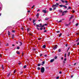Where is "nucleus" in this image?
<instances>
[{
	"instance_id": "1",
	"label": "nucleus",
	"mask_w": 79,
	"mask_h": 79,
	"mask_svg": "<svg viewBox=\"0 0 79 79\" xmlns=\"http://www.w3.org/2000/svg\"><path fill=\"white\" fill-rule=\"evenodd\" d=\"M41 72L42 73H44V71H45V68L44 67H42L41 68Z\"/></svg>"
},
{
	"instance_id": "2",
	"label": "nucleus",
	"mask_w": 79,
	"mask_h": 79,
	"mask_svg": "<svg viewBox=\"0 0 79 79\" xmlns=\"http://www.w3.org/2000/svg\"><path fill=\"white\" fill-rule=\"evenodd\" d=\"M59 3H56V4H54L53 5L52 7H54L55 6H56V7H58V6H59Z\"/></svg>"
},
{
	"instance_id": "3",
	"label": "nucleus",
	"mask_w": 79,
	"mask_h": 79,
	"mask_svg": "<svg viewBox=\"0 0 79 79\" xmlns=\"http://www.w3.org/2000/svg\"><path fill=\"white\" fill-rule=\"evenodd\" d=\"M60 1H61V2L63 3H67L68 2L67 1H64L63 0H60Z\"/></svg>"
},
{
	"instance_id": "4",
	"label": "nucleus",
	"mask_w": 79,
	"mask_h": 79,
	"mask_svg": "<svg viewBox=\"0 0 79 79\" xmlns=\"http://www.w3.org/2000/svg\"><path fill=\"white\" fill-rule=\"evenodd\" d=\"M40 25H41V26H40V27H44L45 25H42V23H40L39 24Z\"/></svg>"
},
{
	"instance_id": "5",
	"label": "nucleus",
	"mask_w": 79,
	"mask_h": 79,
	"mask_svg": "<svg viewBox=\"0 0 79 79\" xmlns=\"http://www.w3.org/2000/svg\"><path fill=\"white\" fill-rule=\"evenodd\" d=\"M42 12L44 13H47V11H46V10H43Z\"/></svg>"
},
{
	"instance_id": "6",
	"label": "nucleus",
	"mask_w": 79,
	"mask_h": 79,
	"mask_svg": "<svg viewBox=\"0 0 79 79\" xmlns=\"http://www.w3.org/2000/svg\"><path fill=\"white\" fill-rule=\"evenodd\" d=\"M57 45L55 46L53 48V50H56V48H57Z\"/></svg>"
},
{
	"instance_id": "7",
	"label": "nucleus",
	"mask_w": 79,
	"mask_h": 79,
	"mask_svg": "<svg viewBox=\"0 0 79 79\" xmlns=\"http://www.w3.org/2000/svg\"><path fill=\"white\" fill-rule=\"evenodd\" d=\"M54 61H55V59H51L50 61V62H51V63H52V62H53Z\"/></svg>"
},
{
	"instance_id": "8",
	"label": "nucleus",
	"mask_w": 79,
	"mask_h": 79,
	"mask_svg": "<svg viewBox=\"0 0 79 79\" xmlns=\"http://www.w3.org/2000/svg\"><path fill=\"white\" fill-rule=\"evenodd\" d=\"M16 53H17V54H18V55H19V54H20V52H19L18 51H17L16 52Z\"/></svg>"
},
{
	"instance_id": "9",
	"label": "nucleus",
	"mask_w": 79,
	"mask_h": 79,
	"mask_svg": "<svg viewBox=\"0 0 79 79\" xmlns=\"http://www.w3.org/2000/svg\"><path fill=\"white\" fill-rule=\"evenodd\" d=\"M36 16L38 18H39V13H37V14L36 15Z\"/></svg>"
},
{
	"instance_id": "10",
	"label": "nucleus",
	"mask_w": 79,
	"mask_h": 79,
	"mask_svg": "<svg viewBox=\"0 0 79 79\" xmlns=\"http://www.w3.org/2000/svg\"><path fill=\"white\" fill-rule=\"evenodd\" d=\"M73 15H72L70 17V18L69 19L70 21H71V19H72V18H73Z\"/></svg>"
},
{
	"instance_id": "11",
	"label": "nucleus",
	"mask_w": 79,
	"mask_h": 79,
	"mask_svg": "<svg viewBox=\"0 0 79 79\" xmlns=\"http://www.w3.org/2000/svg\"><path fill=\"white\" fill-rule=\"evenodd\" d=\"M7 34L8 35H10V31H8V33Z\"/></svg>"
},
{
	"instance_id": "12",
	"label": "nucleus",
	"mask_w": 79,
	"mask_h": 79,
	"mask_svg": "<svg viewBox=\"0 0 79 79\" xmlns=\"http://www.w3.org/2000/svg\"><path fill=\"white\" fill-rule=\"evenodd\" d=\"M12 39H14V38H15V35H14V34H13L12 35Z\"/></svg>"
},
{
	"instance_id": "13",
	"label": "nucleus",
	"mask_w": 79,
	"mask_h": 79,
	"mask_svg": "<svg viewBox=\"0 0 79 79\" xmlns=\"http://www.w3.org/2000/svg\"><path fill=\"white\" fill-rule=\"evenodd\" d=\"M42 64H41V65H42V66H43V64H45V61H43L42 62Z\"/></svg>"
},
{
	"instance_id": "14",
	"label": "nucleus",
	"mask_w": 79,
	"mask_h": 79,
	"mask_svg": "<svg viewBox=\"0 0 79 79\" xmlns=\"http://www.w3.org/2000/svg\"><path fill=\"white\" fill-rule=\"evenodd\" d=\"M63 6H64V5H59V6L60 7H61V8H62V7H63Z\"/></svg>"
},
{
	"instance_id": "15",
	"label": "nucleus",
	"mask_w": 79,
	"mask_h": 79,
	"mask_svg": "<svg viewBox=\"0 0 79 79\" xmlns=\"http://www.w3.org/2000/svg\"><path fill=\"white\" fill-rule=\"evenodd\" d=\"M19 43H20V46H21V45H23V43H22V42H19Z\"/></svg>"
},
{
	"instance_id": "16",
	"label": "nucleus",
	"mask_w": 79,
	"mask_h": 79,
	"mask_svg": "<svg viewBox=\"0 0 79 79\" xmlns=\"http://www.w3.org/2000/svg\"><path fill=\"white\" fill-rule=\"evenodd\" d=\"M52 8H53V10H56V7H52Z\"/></svg>"
},
{
	"instance_id": "17",
	"label": "nucleus",
	"mask_w": 79,
	"mask_h": 79,
	"mask_svg": "<svg viewBox=\"0 0 79 79\" xmlns=\"http://www.w3.org/2000/svg\"><path fill=\"white\" fill-rule=\"evenodd\" d=\"M69 9V10L71 9V7L69 6L68 8L67 9V10H68V9Z\"/></svg>"
},
{
	"instance_id": "18",
	"label": "nucleus",
	"mask_w": 79,
	"mask_h": 79,
	"mask_svg": "<svg viewBox=\"0 0 79 79\" xmlns=\"http://www.w3.org/2000/svg\"><path fill=\"white\" fill-rule=\"evenodd\" d=\"M43 47L44 48H45V47H46V46L45 45H44L43 46Z\"/></svg>"
},
{
	"instance_id": "19",
	"label": "nucleus",
	"mask_w": 79,
	"mask_h": 79,
	"mask_svg": "<svg viewBox=\"0 0 79 79\" xmlns=\"http://www.w3.org/2000/svg\"><path fill=\"white\" fill-rule=\"evenodd\" d=\"M2 68V69H4V68L3 67V65H2L1 66Z\"/></svg>"
},
{
	"instance_id": "20",
	"label": "nucleus",
	"mask_w": 79,
	"mask_h": 79,
	"mask_svg": "<svg viewBox=\"0 0 79 79\" xmlns=\"http://www.w3.org/2000/svg\"><path fill=\"white\" fill-rule=\"evenodd\" d=\"M58 52H61V50L60 49H59V50H58Z\"/></svg>"
},
{
	"instance_id": "21",
	"label": "nucleus",
	"mask_w": 79,
	"mask_h": 79,
	"mask_svg": "<svg viewBox=\"0 0 79 79\" xmlns=\"http://www.w3.org/2000/svg\"><path fill=\"white\" fill-rule=\"evenodd\" d=\"M48 19H49V18H46L45 19V20H48Z\"/></svg>"
},
{
	"instance_id": "22",
	"label": "nucleus",
	"mask_w": 79,
	"mask_h": 79,
	"mask_svg": "<svg viewBox=\"0 0 79 79\" xmlns=\"http://www.w3.org/2000/svg\"><path fill=\"white\" fill-rule=\"evenodd\" d=\"M63 7H64V8H67V6H66L64 5Z\"/></svg>"
},
{
	"instance_id": "23",
	"label": "nucleus",
	"mask_w": 79,
	"mask_h": 79,
	"mask_svg": "<svg viewBox=\"0 0 79 79\" xmlns=\"http://www.w3.org/2000/svg\"><path fill=\"white\" fill-rule=\"evenodd\" d=\"M61 35H62V33H60V34L59 35V37H61Z\"/></svg>"
},
{
	"instance_id": "24",
	"label": "nucleus",
	"mask_w": 79,
	"mask_h": 79,
	"mask_svg": "<svg viewBox=\"0 0 79 79\" xmlns=\"http://www.w3.org/2000/svg\"><path fill=\"white\" fill-rule=\"evenodd\" d=\"M10 74H11V73H9L8 75H7V77H9V76H10Z\"/></svg>"
},
{
	"instance_id": "25",
	"label": "nucleus",
	"mask_w": 79,
	"mask_h": 79,
	"mask_svg": "<svg viewBox=\"0 0 79 79\" xmlns=\"http://www.w3.org/2000/svg\"><path fill=\"white\" fill-rule=\"evenodd\" d=\"M26 67H27V66L26 65H25L23 66V68H26Z\"/></svg>"
},
{
	"instance_id": "26",
	"label": "nucleus",
	"mask_w": 79,
	"mask_h": 79,
	"mask_svg": "<svg viewBox=\"0 0 79 79\" xmlns=\"http://www.w3.org/2000/svg\"><path fill=\"white\" fill-rule=\"evenodd\" d=\"M70 52H69L68 55V56H69V55H70Z\"/></svg>"
},
{
	"instance_id": "27",
	"label": "nucleus",
	"mask_w": 79,
	"mask_h": 79,
	"mask_svg": "<svg viewBox=\"0 0 79 79\" xmlns=\"http://www.w3.org/2000/svg\"><path fill=\"white\" fill-rule=\"evenodd\" d=\"M65 15V14H64V12H63L62 14V16H63V15Z\"/></svg>"
},
{
	"instance_id": "28",
	"label": "nucleus",
	"mask_w": 79,
	"mask_h": 79,
	"mask_svg": "<svg viewBox=\"0 0 79 79\" xmlns=\"http://www.w3.org/2000/svg\"><path fill=\"white\" fill-rule=\"evenodd\" d=\"M36 27H40V26H39V24L36 25Z\"/></svg>"
},
{
	"instance_id": "29",
	"label": "nucleus",
	"mask_w": 79,
	"mask_h": 79,
	"mask_svg": "<svg viewBox=\"0 0 79 79\" xmlns=\"http://www.w3.org/2000/svg\"><path fill=\"white\" fill-rule=\"evenodd\" d=\"M41 65V64H38V66H40Z\"/></svg>"
},
{
	"instance_id": "30",
	"label": "nucleus",
	"mask_w": 79,
	"mask_h": 79,
	"mask_svg": "<svg viewBox=\"0 0 79 79\" xmlns=\"http://www.w3.org/2000/svg\"><path fill=\"white\" fill-rule=\"evenodd\" d=\"M37 69H38V70H40V67H38L37 68Z\"/></svg>"
},
{
	"instance_id": "31",
	"label": "nucleus",
	"mask_w": 79,
	"mask_h": 79,
	"mask_svg": "<svg viewBox=\"0 0 79 79\" xmlns=\"http://www.w3.org/2000/svg\"><path fill=\"white\" fill-rule=\"evenodd\" d=\"M58 11L59 12H61V13L63 12V11L60 10H58Z\"/></svg>"
},
{
	"instance_id": "32",
	"label": "nucleus",
	"mask_w": 79,
	"mask_h": 79,
	"mask_svg": "<svg viewBox=\"0 0 79 79\" xmlns=\"http://www.w3.org/2000/svg\"><path fill=\"white\" fill-rule=\"evenodd\" d=\"M61 22H62V20H61L60 21H59V22H58V23H61Z\"/></svg>"
},
{
	"instance_id": "33",
	"label": "nucleus",
	"mask_w": 79,
	"mask_h": 79,
	"mask_svg": "<svg viewBox=\"0 0 79 79\" xmlns=\"http://www.w3.org/2000/svg\"><path fill=\"white\" fill-rule=\"evenodd\" d=\"M16 49H17L18 50L19 49V47H17Z\"/></svg>"
},
{
	"instance_id": "34",
	"label": "nucleus",
	"mask_w": 79,
	"mask_h": 79,
	"mask_svg": "<svg viewBox=\"0 0 79 79\" xmlns=\"http://www.w3.org/2000/svg\"><path fill=\"white\" fill-rule=\"evenodd\" d=\"M78 25H79V23H77L76 24L75 26H78Z\"/></svg>"
},
{
	"instance_id": "35",
	"label": "nucleus",
	"mask_w": 79,
	"mask_h": 79,
	"mask_svg": "<svg viewBox=\"0 0 79 79\" xmlns=\"http://www.w3.org/2000/svg\"><path fill=\"white\" fill-rule=\"evenodd\" d=\"M49 10H50V11H52V8H50L49 9Z\"/></svg>"
},
{
	"instance_id": "36",
	"label": "nucleus",
	"mask_w": 79,
	"mask_h": 79,
	"mask_svg": "<svg viewBox=\"0 0 79 79\" xmlns=\"http://www.w3.org/2000/svg\"><path fill=\"white\" fill-rule=\"evenodd\" d=\"M12 32L13 33H15V30H13L12 31Z\"/></svg>"
},
{
	"instance_id": "37",
	"label": "nucleus",
	"mask_w": 79,
	"mask_h": 79,
	"mask_svg": "<svg viewBox=\"0 0 79 79\" xmlns=\"http://www.w3.org/2000/svg\"><path fill=\"white\" fill-rule=\"evenodd\" d=\"M64 57H65V58H66V53H65V55H64Z\"/></svg>"
},
{
	"instance_id": "38",
	"label": "nucleus",
	"mask_w": 79,
	"mask_h": 79,
	"mask_svg": "<svg viewBox=\"0 0 79 79\" xmlns=\"http://www.w3.org/2000/svg\"><path fill=\"white\" fill-rule=\"evenodd\" d=\"M57 33H59L60 32V31H56Z\"/></svg>"
},
{
	"instance_id": "39",
	"label": "nucleus",
	"mask_w": 79,
	"mask_h": 79,
	"mask_svg": "<svg viewBox=\"0 0 79 79\" xmlns=\"http://www.w3.org/2000/svg\"><path fill=\"white\" fill-rule=\"evenodd\" d=\"M28 31H29V28L27 29V31L28 32Z\"/></svg>"
},
{
	"instance_id": "40",
	"label": "nucleus",
	"mask_w": 79,
	"mask_h": 79,
	"mask_svg": "<svg viewBox=\"0 0 79 79\" xmlns=\"http://www.w3.org/2000/svg\"><path fill=\"white\" fill-rule=\"evenodd\" d=\"M69 26V24H66L65 25V26Z\"/></svg>"
},
{
	"instance_id": "41",
	"label": "nucleus",
	"mask_w": 79,
	"mask_h": 79,
	"mask_svg": "<svg viewBox=\"0 0 79 79\" xmlns=\"http://www.w3.org/2000/svg\"><path fill=\"white\" fill-rule=\"evenodd\" d=\"M44 32H47V30H44Z\"/></svg>"
},
{
	"instance_id": "42",
	"label": "nucleus",
	"mask_w": 79,
	"mask_h": 79,
	"mask_svg": "<svg viewBox=\"0 0 79 79\" xmlns=\"http://www.w3.org/2000/svg\"><path fill=\"white\" fill-rule=\"evenodd\" d=\"M55 59V60H56L57 58V56H56L55 58H54Z\"/></svg>"
},
{
	"instance_id": "43",
	"label": "nucleus",
	"mask_w": 79,
	"mask_h": 79,
	"mask_svg": "<svg viewBox=\"0 0 79 79\" xmlns=\"http://www.w3.org/2000/svg\"><path fill=\"white\" fill-rule=\"evenodd\" d=\"M40 30H42L43 29V28H42V27L40 28Z\"/></svg>"
},
{
	"instance_id": "44",
	"label": "nucleus",
	"mask_w": 79,
	"mask_h": 79,
	"mask_svg": "<svg viewBox=\"0 0 79 79\" xmlns=\"http://www.w3.org/2000/svg\"><path fill=\"white\" fill-rule=\"evenodd\" d=\"M36 29H38V31H39V30H40V29H39V28H38V27H36Z\"/></svg>"
},
{
	"instance_id": "45",
	"label": "nucleus",
	"mask_w": 79,
	"mask_h": 79,
	"mask_svg": "<svg viewBox=\"0 0 79 79\" xmlns=\"http://www.w3.org/2000/svg\"><path fill=\"white\" fill-rule=\"evenodd\" d=\"M35 21H36V20H33V23H35Z\"/></svg>"
},
{
	"instance_id": "46",
	"label": "nucleus",
	"mask_w": 79,
	"mask_h": 79,
	"mask_svg": "<svg viewBox=\"0 0 79 79\" xmlns=\"http://www.w3.org/2000/svg\"><path fill=\"white\" fill-rule=\"evenodd\" d=\"M68 12V11L66 10V11H64L63 12H64V13H66V12Z\"/></svg>"
},
{
	"instance_id": "47",
	"label": "nucleus",
	"mask_w": 79,
	"mask_h": 79,
	"mask_svg": "<svg viewBox=\"0 0 79 79\" xmlns=\"http://www.w3.org/2000/svg\"><path fill=\"white\" fill-rule=\"evenodd\" d=\"M34 6H35L33 5V6L31 7V8H33Z\"/></svg>"
},
{
	"instance_id": "48",
	"label": "nucleus",
	"mask_w": 79,
	"mask_h": 79,
	"mask_svg": "<svg viewBox=\"0 0 79 79\" xmlns=\"http://www.w3.org/2000/svg\"><path fill=\"white\" fill-rule=\"evenodd\" d=\"M59 73L60 74H62V72L61 71H60Z\"/></svg>"
},
{
	"instance_id": "49",
	"label": "nucleus",
	"mask_w": 79,
	"mask_h": 79,
	"mask_svg": "<svg viewBox=\"0 0 79 79\" xmlns=\"http://www.w3.org/2000/svg\"><path fill=\"white\" fill-rule=\"evenodd\" d=\"M56 79H59V77H57L56 78Z\"/></svg>"
},
{
	"instance_id": "50",
	"label": "nucleus",
	"mask_w": 79,
	"mask_h": 79,
	"mask_svg": "<svg viewBox=\"0 0 79 79\" xmlns=\"http://www.w3.org/2000/svg\"><path fill=\"white\" fill-rule=\"evenodd\" d=\"M44 26H47V24L45 23L44 24Z\"/></svg>"
},
{
	"instance_id": "51",
	"label": "nucleus",
	"mask_w": 79,
	"mask_h": 79,
	"mask_svg": "<svg viewBox=\"0 0 79 79\" xmlns=\"http://www.w3.org/2000/svg\"><path fill=\"white\" fill-rule=\"evenodd\" d=\"M22 56H23V55H24V53H23V52H22Z\"/></svg>"
},
{
	"instance_id": "52",
	"label": "nucleus",
	"mask_w": 79,
	"mask_h": 79,
	"mask_svg": "<svg viewBox=\"0 0 79 79\" xmlns=\"http://www.w3.org/2000/svg\"><path fill=\"white\" fill-rule=\"evenodd\" d=\"M21 29L22 30V31H24V29H23V28H21Z\"/></svg>"
},
{
	"instance_id": "53",
	"label": "nucleus",
	"mask_w": 79,
	"mask_h": 79,
	"mask_svg": "<svg viewBox=\"0 0 79 79\" xmlns=\"http://www.w3.org/2000/svg\"><path fill=\"white\" fill-rule=\"evenodd\" d=\"M33 50H34V51H35V48H33Z\"/></svg>"
},
{
	"instance_id": "54",
	"label": "nucleus",
	"mask_w": 79,
	"mask_h": 79,
	"mask_svg": "<svg viewBox=\"0 0 79 79\" xmlns=\"http://www.w3.org/2000/svg\"><path fill=\"white\" fill-rule=\"evenodd\" d=\"M35 24H36V23H34V25L35 26Z\"/></svg>"
},
{
	"instance_id": "55",
	"label": "nucleus",
	"mask_w": 79,
	"mask_h": 79,
	"mask_svg": "<svg viewBox=\"0 0 79 79\" xmlns=\"http://www.w3.org/2000/svg\"><path fill=\"white\" fill-rule=\"evenodd\" d=\"M41 39H42V38H38V40H41Z\"/></svg>"
},
{
	"instance_id": "56",
	"label": "nucleus",
	"mask_w": 79,
	"mask_h": 79,
	"mask_svg": "<svg viewBox=\"0 0 79 79\" xmlns=\"http://www.w3.org/2000/svg\"><path fill=\"white\" fill-rule=\"evenodd\" d=\"M72 12H73V13H74L75 12V11H74V10H73Z\"/></svg>"
},
{
	"instance_id": "57",
	"label": "nucleus",
	"mask_w": 79,
	"mask_h": 79,
	"mask_svg": "<svg viewBox=\"0 0 79 79\" xmlns=\"http://www.w3.org/2000/svg\"><path fill=\"white\" fill-rule=\"evenodd\" d=\"M15 73H16V71H15V70H14V74H15Z\"/></svg>"
},
{
	"instance_id": "58",
	"label": "nucleus",
	"mask_w": 79,
	"mask_h": 79,
	"mask_svg": "<svg viewBox=\"0 0 79 79\" xmlns=\"http://www.w3.org/2000/svg\"><path fill=\"white\" fill-rule=\"evenodd\" d=\"M40 9H38V10H37V12H38L39 11H40Z\"/></svg>"
},
{
	"instance_id": "59",
	"label": "nucleus",
	"mask_w": 79,
	"mask_h": 79,
	"mask_svg": "<svg viewBox=\"0 0 79 79\" xmlns=\"http://www.w3.org/2000/svg\"><path fill=\"white\" fill-rule=\"evenodd\" d=\"M61 60H63V57H62V58H61Z\"/></svg>"
},
{
	"instance_id": "60",
	"label": "nucleus",
	"mask_w": 79,
	"mask_h": 79,
	"mask_svg": "<svg viewBox=\"0 0 79 79\" xmlns=\"http://www.w3.org/2000/svg\"><path fill=\"white\" fill-rule=\"evenodd\" d=\"M31 19H32L31 18H29V20H30L31 21Z\"/></svg>"
},
{
	"instance_id": "61",
	"label": "nucleus",
	"mask_w": 79,
	"mask_h": 79,
	"mask_svg": "<svg viewBox=\"0 0 79 79\" xmlns=\"http://www.w3.org/2000/svg\"><path fill=\"white\" fill-rule=\"evenodd\" d=\"M6 46H8V44H7L6 45Z\"/></svg>"
},
{
	"instance_id": "62",
	"label": "nucleus",
	"mask_w": 79,
	"mask_h": 79,
	"mask_svg": "<svg viewBox=\"0 0 79 79\" xmlns=\"http://www.w3.org/2000/svg\"><path fill=\"white\" fill-rule=\"evenodd\" d=\"M64 61H66V58H65L64 59Z\"/></svg>"
},
{
	"instance_id": "63",
	"label": "nucleus",
	"mask_w": 79,
	"mask_h": 79,
	"mask_svg": "<svg viewBox=\"0 0 79 79\" xmlns=\"http://www.w3.org/2000/svg\"><path fill=\"white\" fill-rule=\"evenodd\" d=\"M27 13H30V10H28L27 11Z\"/></svg>"
},
{
	"instance_id": "64",
	"label": "nucleus",
	"mask_w": 79,
	"mask_h": 79,
	"mask_svg": "<svg viewBox=\"0 0 79 79\" xmlns=\"http://www.w3.org/2000/svg\"><path fill=\"white\" fill-rule=\"evenodd\" d=\"M65 46H66V47H67V46H68V44H66Z\"/></svg>"
}]
</instances>
